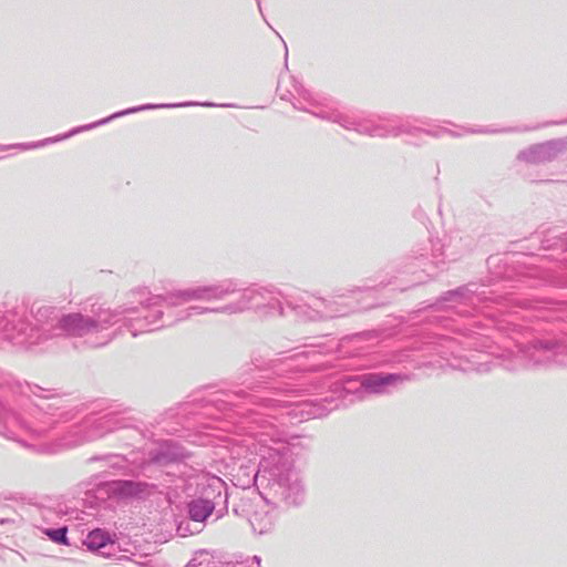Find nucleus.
<instances>
[{
	"label": "nucleus",
	"instance_id": "f257e3e1",
	"mask_svg": "<svg viewBox=\"0 0 567 567\" xmlns=\"http://www.w3.org/2000/svg\"><path fill=\"white\" fill-rule=\"evenodd\" d=\"M61 327L72 334H82L91 327V322L81 315L73 313L61 320Z\"/></svg>",
	"mask_w": 567,
	"mask_h": 567
},
{
	"label": "nucleus",
	"instance_id": "f03ea898",
	"mask_svg": "<svg viewBox=\"0 0 567 567\" xmlns=\"http://www.w3.org/2000/svg\"><path fill=\"white\" fill-rule=\"evenodd\" d=\"M213 509L214 505L209 501L197 499L189 504V516L195 522H204Z\"/></svg>",
	"mask_w": 567,
	"mask_h": 567
},
{
	"label": "nucleus",
	"instance_id": "7ed1b4c3",
	"mask_svg": "<svg viewBox=\"0 0 567 567\" xmlns=\"http://www.w3.org/2000/svg\"><path fill=\"white\" fill-rule=\"evenodd\" d=\"M107 543H111V537L106 532L102 529H95L91 532L85 540V545L92 550H96L105 546Z\"/></svg>",
	"mask_w": 567,
	"mask_h": 567
},
{
	"label": "nucleus",
	"instance_id": "20e7f679",
	"mask_svg": "<svg viewBox=\"0 0 567 567\" xmlns=\"http://www.w3.org/2000/svg\"><path fill=\"white\" fill-rule=\"evenodd\" d=\"M394 379V375L381 377V375H369L367 378V385L371 388H378L380 385L389 383L390 380Z\"/></svg>",
	"mask_w": 567,
	"mask_h": 567
},
{
	"label": "nucleus",
	"instance_id": "39448f33",
	"mask_svg": "<svg viewBox=\"0 0 567 567\" xmlns=\"http://www.w3.org/2000/svg\"><path fill=\"white\" fill-rule=\"evenodd\" d=\"M66 530V527L48 530L47 535L55 543L68 544Z\"/></svg>",
	"mask_w": 567,
	"mask_h": 567
}]
</instances>
